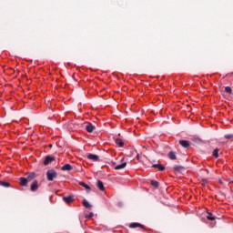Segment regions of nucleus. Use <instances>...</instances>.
<instances>
[{
  "instance_id": "nucleus-26",
  "label": "nucleus",
  "mask_w": 233,
  "mask_h": 233,
  "mask_svg": "<svg viewBox=\"0 0 233 233\" xmlns=\"http://www.w3.org/2000/svg\"><path fill=\"white\" fill-rule=\"evenodd\" d=\"M1 185H2V187H10V183H8V182H1Z\"/></svg>"
},
{
  "instance_id": "nucleus-25",
  "label": "nucleus",
  "mask_w": 233,
  "mask_h": 233,
  "mask_svg": "<svg viewBox=\"0 0 233 233\" xmlns=\"http://www.w3.org/2000/svg\"><path fill=\"white\" fill-rule=\"evenodd\" d=\"M208 183V180H207V178H203L201 185L202 187H205Z\"/></svg>"
},
{
  "instance_id": "nucleus-10",
  "label": "nucleus",
  "mask_w": 233,
  "mask_h": 233,
  "mask_svg": "<svg viewBox=\"0 0 233 233\" xmlns=\"http://www.w3.org/2000/svg\"><path fill=\"white\" fill-rule=\"evenodd\" d=\"M20 185L21 187H26V185H28V179L25 177H20Z\"/></svg>"
},
{
  "instance_id": "nucleus-22",
  "label": "nucleus",
  "mask_w": 233,
  "mask_h": 233,
  "mask_svg": "<svg viewBox=\"0 0 233 233\" xmlns=\"http://www.w3.org/2000/svg\"><path fill=\"white\" fill-rule=\"evenodd\" d=\"M225 139H232L233 138V134H228L224 136Z\"/></svg>"
},
{
  "instance_id": "nucleus-11",
  "label": "nucleus",
  "mask_w": 233,
  "mask_h": 233,
  "mask_svg": "<svg viewBox=\"0 0 233 233\" xmlns=\"http://www.w3.org/2000/svg\"><path fill=\"white\" fill-rule=\"evenodd\" d=\"M97 188H99V190H101L102 192L105 191V185L103 184V181H97Z\"/></svg>"
},
{
  "instance_id": "nucleus-19",
  "label": "nucleus",
  "mask_w": 233,
  "mask_h": 233,
  "mask_svg": "<svg viewBox=\"0 0 233 233\" xmlns=\"http://www.w3.org/2000/svg\"><path fill=\"white\" fill-rule=\"evenodd\" d=\"M213 156H214V157H216V158L219 157V149H215V150L213 151Z\"/></svg>"
},
{
  "instance_id": "nucleus-20",
  "label": "nucleus",
  "mask_w": 233,
  "mask_h": 233,
  "mask_svg": "<svg viewBox=\"0 0 233 233\" xmlns=\"http://www.w3.org/2000/svg\"><path fill=\"white\" fill-rule=\"evenodd\" d=\"M225 91H226L228 94H232V87H230V86H226V87H225Z\"/></svg>"
},
{
  "instance_id": "nucleus-16",
  "label": "nucleus",
  "mask_w": 233,
  "mask_h": 233,
  "mask_svg": "<svg viewBox=\"0 0 233 233\" xmlns=\"http://www.w3.org/2000/svg\"><path fill=\"white\" fill-rule=\"evenodd\" d=\"M83 206L86 208H90L92 207V205H90V203L88 201H86V199H84L83 200Z\"/></svg>"
},
{
  "instance_id": "nucleus-18",
  "label": "nucleus",
  "mask_w": 233,
  "mask_h": 233,
  "mask_svg": "<svg viewBox=\"0 0 233 233\" xmlns=\"http://www.w3.org/2000/svg\"><path fill=\"white\" fill-rule=\"evenodd\" d=\"M207 219H208L209 221H214L216 220V217L212 216L211 213H208V215L207 216Z\"/></svg>"
},
{
  "instance_id": "nucleus-6",
  "label": "nucleus",
  "mask_w": 233,
  "mask_h": 233,
  "mask_svg": "<svg viewBox=\"0 0 233 233\" xmlns=\"http://www.w3.org/2000/svg\"><path fill=\"white\" fill-rule=\"evenodd\" d=\"M86 132L92 133L94 130H96V127L92 124H88L86 126Z\"/></svg>"
},
{
  "instance_id": "nucleus-9",
  "label": "nucleus",
  "mask_w": 233,
  "mask_h": 233,
  "mask_svg": "<svg viewBox=\"0 0 233 233\" xmlns=\"http://www.w3.org/2000/svg\"><path fill=\"white\" fill-rule=\"evenodd\" d=\"M152 168H158L160 170V172H163V170H165V166H163L161 164H154L152 166Z\"/></svg>"
},
{
  "instance_id": "nucleus-3",
  "label": "nucleus",
  "mask_w": 233,
  "mask_h": 233,
  "mask_svg": "<svg viewBox=\"0 0 233 233\" xmlns=\"http://www.w3.org/2000/svg\"><path fill=\"white\" fill-rule=\"evenodd\" d=\"M72 165L70 164H66L64 166L61 167V170H63L64 172H70V170H72Z\"/></svg>"
},
{
  "instance_id": "nucleus-5",
  "label": "nucleus",
  "mask_w": 233,
  "mask_h": 233,
  "mask_svg": "<svg viewBox=\"0 0 233 233\" xmlns=\"http://www.w3.org/2000/svg\"><path fill=\"white\" fill-rule=\"evenodd\" d=\"M116 145H117V147H119L120 148H123L125 147V142H123V139L121 138H116L115 140Z\"/></svg>"
},
{
  "instance_id": "nucleus-13",
  "label": "nucleus",
  "mask_w": 233,
  "mask_h": 233,
  "mask_svg": "<svg viewBox=\"0 0 233 233\" xmlns=\"http://www.w3.org/2000/svg\"><path fill=\"white\" fill-rule=\"evenodd\" d=\"M126 167H127V162H123L122 164L117 165V166L115 167V170H121V169L125 168Z\"/></svg>"
},
{
  "instance_id": "nucleus-17",
  "label": "nucleus",
  "mask_w": 233,
  "mask_h": 233,
  "mask_svg": "<svg viewBox=\"0 0 233 233\" xmlns=\"http://www.w3.org/2000/svg\"><path fill=\"white\" fill-rule=\"evenodd\" d=\"M168 157H169V159H172V160L176 159L177 158L176 157V153H174L173 151H170L168 153Z\"/></svg>"
},
{
  "instance_id": "nucleus-23",
  "label": "nucleus",
  "mask_w": 233,
  "mask_h": 233,
  "mask_svg": "<svg viewBox=\"0 0 233 233\" xmlns=\"http://www.w3.org/2000/svg\"><path fill=\"white\" fill-rule=\"evenodd\" d=\"M34 176H35L34 173H31L30 175H28L27 181H32V179H34Z\"/></svg>"
},
{
  "instance_id": "nucleus-4",
  "label": "nucleus",
  "mask_w": 233,
  "mask_h": 233,
  "mask_svg": "<svg viewBox=\"0 0 233 233\" xmlns=\"http://www.w3.org/2000/svg\"><path fill=\"white\" fill-rule=\"evenodd\" d=\"M179 145L184 148H188V147H190V142H188V140H179Z\"/></svg>"
},
{
  "instance_id": "nucleus-15",
  "label": "nucleus",
  "mask_w": 233,
  "mask_h": 233,
  "mask_svg": "<svg viewBox=\"0 0 233 233\" xmlns=\"http://www.w3.org/2000/svg\"><path fill=\"white\" fill-rule=\"evenodd\" d=\"M79 186L84 187V188H86V190H87V192H90V187L85 182H79Z\"/></svg>"
},
{
  "instance_id": "nucleus-21",
  "label": "nucleus",
  "mask_w": 233,
  "mask_h": 233,
  "mask_svg": "<svg viewBox=\"0 0 233 233\" xmlns=\"http://www.w3.org/2000/svg\"><path fill=\"white\" fill-rule=\"evenodd\" d=\"M151 185H152V187H155L156 188H157L159 187V183L157 181H151Z\"/></svg>"
},
{
  "instance_id": "nucleus-2",
  "label": "nucleus",
  "mask_w": 233,
  "mask_h": 233,
  "mask_svg": "<svg viewBox=\"0 0 233 233\" xmlns=\"http://www.w3.org/2000/svg\"><path fill=\"white\" fill-rule=\"evenodd\" d=\"M52 161H56V157L47 156V157H46V159L44 161V165H46V166L50 165V163H52Z\"/></svg>"
},
{
  "instance_id": "nucleus-7",
  "label": "nucleus",
  "mask_w": 233,
  "mask_h": 233,
  "mask_svg": "<svg viewBox=\"0 0 233 233\" xmlns=\"http://www.w3.org/2000/svg\"><path fill=\"white\" fill-rule=\"evenodd\" d=\"M38 188H39V186L37 185V181L35 180V181L31 184V191H32V192H35Z\"/></svg>"
},
{
  "instance_id": "nucleus-12",
  "label": "nucleus",
  "mask_w": 233,
  "mask_h": 233,
  "mask_svg": "<svg viewBox=\"0 0 233 233\" xmlns=\"http://www.w3.org/2000/svg\"><path fill=\"white\" fill-rule=\"evenodd\" d=\"M129 227H130V228H137V227H139L140 228H143V225H141L140 223H137V222L131 223L129 225Z\"/></svg>"
},
{
  "instance_id": "nucleus-8",
  "label": "nucleus",
  "mask_w": 233,
  "mask_h": 233,
  "mask_svg": "<svg viewBox=\"0 0 233 233\" xmlns=\"http://www.w3.org/2000/svg\"><path fill=\"white\" fill-rule=\"evenodd\" d=\"M87 158L91 159V161H99V156L94 154H89Z\"/></svg>"
},
{
  "instance_id": "nucleus-1",
  "label": "nucleus",
  "mask_w": 233,
  "mask_h": 233,
  "mask_svg": "<svg viewBox=\"0 0 233 233\" xmlns=\"http://www.w3.org/2000/svg\"><path fill=\"white\" fill-rule=\"evenodd\" d=\"M46 176H47V181H54V179L57 177V172H56L54 169H49L46 172Z\"/></svg>"
},
{
  "instance_id": "nucleus-14",
  "label": "nucleus",
  "mask_w": 233,
  "mask_h": 233,
  "mask_svg": "<svg viewBox=\"0 0 233 233\" xmlns=\"http://www.w3.org/2000/svg\"><path fill=\"white\" fill-rule=\"evenodd\" d=\"M63 199L65 203H72L74 201V198L72 197H64Z\"/></svg>"
},
{
  "instance_id": "nucleus-24",
  "label": "nucleus",
  "mask_w": 233,
  "mask_h": 233,
  "mask_svg": "<svg viewBox=\"0 0 233 233\" xmlns=\"http://www.w3.org/2000/svg\"><path fill=\"white\" fill-rule=\"evenodd\" d=\"M92 218H94V214L91 212L88 215H86V219H92Z\"/></svg>"
}]
</instances>
